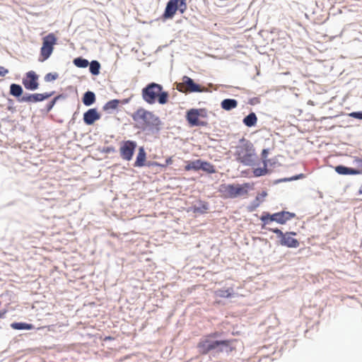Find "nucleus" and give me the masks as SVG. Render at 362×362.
Listing matches in <instances>:
<instances>
[{
	"label": "nucleus",
	"mask_w": 362,
	"mask_h": 362,
	"mask_svg": "<svg viewBox=\"0 0 362 362\" xmlns=\"http://www.w3.org/2000/svg\"><path fill=\"white\" fill-rule=\"evenodd\" d=\"M221 107L225 110H230L238 106V102L235 99H225L221 102Z\"/></svg>",
	"instance_id": "obj_20"
},
{
	"label": "nucleus",
	"mask_w": 362,
	"mask_h": 362,
	"mask_svg": "<svg viewBox=\"0 0 362 362\" xmlns=\"http://www.w3.org/2000/svg\"><path fill=\"white\" fill-rule=\"evenodd\" d=\"M200 161H201V159H197V160H192V161H187V165L185 166V170L186 171H189L192 170H200V166H201Z\"/></svg>",
	"instance_id": "obj_24"
},
{
	"label": "nucleus",
	"mask_w": 362,
	"mask_h": 362,
	"mask_svg": "<svg viewBox=\"0 0 362 362\" xmlns=\"http://www.w3.org/2000/svg\"><path fill=\"white\" fill-rule=\"evenodd\" d=\"M6 313V310H0V318L4 317Z\"/></svg>",
	"instance_id": "obj_39"
},
{
	"label": "nucleus",
	"mask_w": 362,
	"mask_h": 362,
	"mask_svg": "<svg viewBox=\"0 0 362 362\" xmlns=\"http://www.w3.org/2000/svg\"><path fill=\"white\" fill-rule=\"evenodd\" d=\"M23 91L22 87L18 84L12 83L10 86V94L13 96L19 98L21 96Z\"/></svg>",
	"instance_id": "obj_25"
},
{
	"label": "nucleus",
	"mask_w": 362,
	"mask_h": 362,
	"mask_svg": "<svg viewBox=\"0 0 362 362\" xmlns=\"http://www.w3.org/2000/svg\"><path fill=\"white\" fill-rule=\"evenodd\" d=\"M95 101V95L93 92L87 91L83 97V103L86 106H90Z\"/></svg>",
	"instance_id": "obj_21"
},
{
	"label": "nucleus",
	"mask_w": 362,
	"mask_h": 362,
	"mask_svg": "<svg viewBox=\"0 0 362 362\" xmlns=\"http://www.w3.org/2000/svg\"><path fill=\"white\" fill-rule=\"evenodd\" d=\"M209 209V205L206 202H200L199 206H193L194 213H205Z\"/></svg>",
	"instance_id": "obj_28"
},
{
	"label": "nucleus",
	"mask_w": 362,
	"mask_h": 362,
	"mask_svg": "<svg viewBox=\"0 0 362 362\" xmlns=\"http://www.w3.org/2000/svg\"><path fill=\"white\" fill-rule=\"evenodd\" d=\"M11 327L14 329H32L34 328L32 324L25 322H13Z\"/></svg>",
	"instance_id": "obj_26"
},
{
	"label": "nucleus",
	"mask_w": 362,
	"mask_h": 362,
	"mask_svg": "<svg viewBox=\"0 0 362 362\" xmlns=\"http://www.w3.org/2000/svg\"><path fill=\"white\" fill-rule=\"evenodd\" d=\"M349 116L353 118L362 119V111L361 112H353L349 114Z\"/></svg>",
	"instance_id": "obj_33"
},
{
	"label": "nucleus",
	"mask_w": 362,
	"mask_h": 362,
	"mask_svg": "<svg viewBox=\"0 0 362 362\" xmlns=\"http://www.w3.org/2000/svg\"><path fill=\"white\" fill-rule=\"evenodd\" d=\"M255 156V149L252 144L249 141L244 142L237 147V159L244 165H252Z\"/></svg>",
	"instance_id": "obj_5"
},
{
	"label": "nucleus",
	"mask_w": 362,
	"mask_h": 362,
	"mask_svg": "<svg viewBox=\"0 0 362 362\" xmlns=\"http://www.w3.org/2000/svg\"><path fill=\"white\" fill-rule=\"evenodd\" d=\"M136 148V143L135 141L129 140L124 141L119 148L121 158L127 161L132 160Z\"/></svg>",
	"instance_id": "obj_10"
},
{
	"label": "nucleus",
	"mask_w": 362,
	"mask_h": 362,
	"mask_svg": "<svg viewBox=\"0 0 362 362\" xmlns=\"http://www.w3.org/2000/svg\"><path fill=\"white\" fill-rule=\"evenodd\" d=\"M232 340H220L211 341L210 339H202L197 345L200 352L203 354H206L211 351L216 350L218 352H222L224 348H228L230 346Z\"/></svg>",
	"instance_id": "obj_4"
},
{
	"label": "nucleus",
	"mask_w": 362,
	"mask_h": 362,
	"mask_svg": "<svg viewBox=\"0 0 362 362\" xmlns=\"http://www.w3.org/2000/svg\"><path fill=\"white\" fill-rule=\"evenodd\" d=\"M200 164V170H202L203 171L210 174L216 173V168L214 165L210 163L209 162L201 160Z\"/></svg>",
	"instance_id": "obj_23"
},
{
	"label": "nucleus",
	"mask_w": 362,
	"mask_h": 362,
	"mask_svg": "<svg viewBox=\"0 0 362 362\" xmlns=\"http://www.w3.org/2000/svg\"><path fill=\"white\" fill-rule=\"evenodd\" d=\"M267 171V168L264 167V168H255L253 173L256 177H259L266 174Z\"/></svg>",
	"instance_id": "obj_32"
},
{
	"label": "nucleus",
	"mask_w": 362,
	"mask_h": 362,
	"mask_svg": "<svg viewBox=\"0 0 362 362\" xmlns=\"http://www.w3.org/2000/svg\"><path fill=\"white\" fill-rule=\"evenodd\" d=\"M172 163H173V158H172V157H169V158H168L165 160V164H156V165H158V166L164 168V167H166L168 165H171Z\"/></svg>",
	"instance_id": "obj_35"
},
{
	"label": "nucleus",
	"mask_w": 362,
	"mask_h": 362,
	"mask_svg": "<svg viewBox=\"0 0 362 362\" xmlns=\"http://www.w3.org/2000/svg\"><path fill=\"white\" fill-rule=\"evenodd\" d=\"M132 119L136 122L142 123L145 127H153L156 129H158L161 124L158 117L144 108H139L134 112Z\"/></svg>",
	"instance_id": "obj_3"
},
{
	"label": "nucleus",
	"mask_w": 362,
	"mask_h": 362,
	"mask_svg": "<svg viewBox=\"0 0 362 362\" xmlns=\"http://www.w3.org/2000/svg\"><path fill=\"white\" fill-rule=\"evenodd\" d=\"M199 117H206V113L202 109H190L186 115V119L191 127H205L206 122L199 120Z\"/></svg>",
	"instance_id": "obj_8"
},
{
	"label": "nucleus",
	"mask_w": 362,
	"mask_h": 362,
	"mask_svg": "<svg viewBox=\"0 0 362 362\" xmlns=\"http://www.w3.org/2000/svg\"><path fill=\"white\" fill-rule=\"evenodd\" d=\"M233 288L232 287L228 288H221L215 291L214 294L216 297L221 298H231L233 295Z\"/></svg>",
	"instance_id": "obj_18"
},
{
	"label": "nucleus",
	"mask_w": 362,
	"mask_h": 362,
	"mask_svg": "<svg viewBox=\"0 0 362 362\" xmlns=\"http://www.w3.org/2000/svg\"><path fill=\"white\" fill-rule=\"evenodd\" d=\"M74 64L77 67L86 68L88 66L89 62L87 59L78 57L74 59Z\"/></svg>",
	"instance_id": "obj_30"
},
{
	"label": "nucleus",
	"mask_w": 362,
	"mask_h": 362,
	"mask_svg": "<svg viewBox=\"0 0 362 362\" xmlns=\"http://www.w3.org/2000/svg\"><path fill=\"white\" fill-rule=\"evenodd\" d=\"M59 98V96H57L55 97L50 103L49 105V107L48 109L50 110L55 104L56 101L58 100V98Z\"/></svg>",
	"instance_id": "obj_38"
},
{
	"label": "nucleus",
	"mask_w": 362,
	"mask_h": 362,
	"mask_svg": "<svg viewBox=\"0 0 362 362\" xmlns=\"http://www.w3.org/2000/svg\"><path fill=\"white\" fill-rule=\"evenodd\" d=\"M267 196V193L266 192H262V194H261V197H259V196H257L256 197V200L258 202L254 206V208H256L259 206V202H262L263 201V199Z\"/></svg>",
	"instance_id": "obj_34"
},
{
	"label": "nucleus",
	"mask_w": 362,
	"mask_h": 362,
	"mask_svg": "<svg viewBox=\"0 0 362 362\" xmlns=\"http://www.w3.org/2000/svg\"><path fill=\"white\" fill-rule=\"evenodd\" d=\"M142 98L148 104H153L157 100L158 103L163 105L168 101V93L163 90L161 85L151 83L142 89Z\"/></svg>",
	"instance_id": "obj_1"
},
{
	"label": "nucleus",
	"mask_w": 362,
	"mask_h": 362,
	"mask_svg": "<svg viewBox=\"0 0 362 362\" xmlns=\"http://www.w3.org/2000/svg\"><path fill=\"white\" fill-rule=\"evenodd\" d=\"M8 73V70L4 66H0V76H4Z\"/></svg>",
	"instance_id": "obj_37"
},
{
	"label": "nucleus",
	"mask_w": 362,
	"mask_h": 362,
	"mask_svg": "<svg viewBox=\"0 0 362 362\" xmlns=\"http://www.w3.org/2000/svg\"><path fill=\"white\" fill-rule=\"evenodd\" d=\"M100 118V115L96 109H89L83 114V121L88 125L93 124Z\"/></svg>",
	"instance_id": "obj_14"
},
{
	"label": "nucleus",
	"mask_w": 362,
	"mask_h": 362,
	"mask_svg": "<svg viewBox=\"0 0 362 362\" xmlns=\"http://www.w3.org/2000/svg\"><path fill=\"white\" fill-rule=\"evenodd\" d=\"M272 232L276 234L278 238H280V243L281 245L286 246L288 247H298L299 246V242L298 240L291 237V235H296L295 232H289L284 233L279 228L270 229Z\"/></svg>",
	"instance_id": "obj_9"
},
{
	"label": "nucleus",
	"mask_w": 362,
	"mask_h": 362,
	"mask_svg": "<svg viewBox=\"0 0 362 362\" xmlns=\"http://www.w3.org/2000/svg\"><path fill=\"white\" fill-rule=\"evenodd\" d=\"M57 38L54 33H49L42 38V46L40 49L42 61L47 59L54 50V46L57 44Z\"/></svg>",
	"instance_id": "obj_7"
},
{
	"label": "nucleus",
	"mask_w": 362,
	"mask_h": 362,
	"mask_svg": "<svg viewBox=\"0 0 362 362\" xmlns=\"http://www.w3.org/2000/svg\"><path fill=\"white\" fill-rule=\"evenodd\" d=\"M257 117L254 112L250 113L243 119V123L249 127H253L257 124Z\"/></svg>",
	"instance_id": "obj_22"
},
{
	"label": "nucleus",
	"mask_w": 362,
	"mask_h": 362,
	"mask_svg": "<svg viewBox=\"0 0 362 362\" xmlns=\"http://www.w3.org/2000/svg\"><path fill=\"white\" fill-rule=\"evenodd\" d=\"M268 153V151L267 149H264L262 151V155L263 158H266Z\"/></svg>",
	"instance_id": "obj_40"
},
{
	"label": "nucleus",
	"mask_w": 362,
	"mask_h": 362,
	"mask_svg": "<svg viewBox=\"0 0 362 362\" xmlns=\"http://www.w3.org/2000/svg\"><path fill=\"white\" fill-rule=\"evenodd\" d=\"M38 75L34 71L27 72L22 80L25 88L30 90H35L38 88Z\"/></svg>",
	"instance_id": "obj_12"
},
{
	"label": "nucleus",
	"mask_w": 362,
	"mask_h": 362,
	"mask_svg": "<svg viewBox=\"0 0 362 362\" xmlns=\"http://www.w3.org/2000/svg\"><path fill=\"white\" fill-rule=\"evenodd\" d=\"M100 64L98 61H92L90 64V71L93 75H98L100 73Z\"/></svg>",
	"instance_id": "obj_29"
},
{
	"label": "nucleus",
	"mask_w": 362,
	"mask_h": 362,
	"mask_svg": "<svg viewBox=\"0 0 362 362\" xmlns=\"http://www.w3.org/2000/svg\"><path fill=\"white\" fill-rule=\"evenodd\" d=\"M119 104L120 100L117 99L111 100L105 104L103 106V110L105 111L115 110L117 108Z\"/></svg>",
	"instance_id": "obj_27"
},
{
	"label": "nucleus",
	"mask_w": 362,
	"mask_h": 362,
	"mask_svg": "<svg viewBox=\"0 0 362 362\" xmlns=\"http://www.w3.org/2000/svg\"><path fill=\"white\" fill-rule=\"evenodd\" d=\"M146 153L143 147H140L134 165L135 167H143L145 165Z\"/></svg>",
	"instance_id": "obj_17"
},
{
	"label": "nucleus",
	"mask_w": 362,
	"mask_h": 362,
	"mask_svg": "<svg viewBox=\"0 0 362 362\" xmlns=\"http://www.w3.org/2000/svg\"><path fill=\"white\" fill-rule=\"evenodd\" d=\"M296 217V214L289 211H282L277 213V223L285 224L288 221Z\"/></svg>",
	"instance_id": "obj_15"
},
{
	"label": "nucleus",
	"mask_w": 362,
	"mask_h": 362,
	"mask_svg": "<svg viewBox=\"0 0 362 362\" xmlns=\"http://www.w3.org/2000/svg\"><path fill=\"white\" fill-rule=\"evenodd\" d=\"M358 194H362V185L360 186L359 189H358Z\"/></svg>",
	"instance_id": "obj_41"
},
{
	"label": "nucleus",
	"mask_w": 362,
	"mask_h": 362,
	"mask_svg": "<svg viewBox=\"0 0 362 362\" xmlns=\"http://www.w3.org/2000/svg\"><path fill=\"white\" fill-rule=\"evenodd\" d=\"M260 220L263 222L262 228L272 221L277 223V213L269 214L267 212H264L260 217Z\"/></svg>",
	"instance_id": "obj_19"
},
{
	"label": "nucleus",
	"mask_w": 362,
	"mask_h": 362,
	"mask_svg": "<svg viewBox=\"0 0 362 362\" xmlns=\"http://www.w3.org/2000/svg\"><path fill=\"white\" fill-rule=\"evenodd\" d=\"M186 9V0H170L166 5L163 17L164 19L173 18L177 11L183 13Z\"/></svg>",
	"instance_id": "obj_6"
},
{
	"label": "nucleus",
	"mask_w": 362,
	"mask_h": 362,
	"mask_svg": "<svg viewBox=\"0 0 362 362\" xmlns=\"http://www.w3.org/2000/svg\"><path fill=\"white\" fill-rule=\"evenodd\" d=\"M57 77H58V75L56 73L55 74L48 73L45 76V81L47 82L52 81H54L55 79H57Z\"/></svg>",
	"instance_id": "obj_31"
},
{
	"label": "nucleus",
	"mask_w": 362,
	"mask_h": 362,
	"mask_svg": "<svg viewBox=\"0 0 362 362\" xmlns=\"http://www.w3.org/2000/svg\"><path fill=\"white\" fill-rule=\"evenodd\" d=\"M54 92L44 93H33V94H25L18 99L19 102L34 103L41 102L48 99L54 95Z\"/></svg>",
	"instance_id": "obj_13"
},
{
	"label": "nucleus",
	"mask_w": 362,
	"mask_h": 362,
	"mask_svg": "<svg viewBox=\"0 0 362 362\" xmlns=\"http://www.w3.org/2000/svg\"><path fill=\"white\" fill-rule=\"evenodd\" d=\"M219 336H220V334L218 332H212V333L208 334L207 336H206L205 338L214 339V338H216V337H218Z\"/></svg>",
	"instance_id": "obj_36"
},
{
	"label": "nucleus",
	"mask_w": 362,
	"mask_h": 362,
	"mask_svg": "<svg viewBox=\"0 0 362 362\" xmlns=\"http://www.w3.org/2000/svg\"><path fill=\"white\" fill-rule=\"evenodd\" d=\"M249 183L240 184H223L221 185L218 192L224 199H234L238 197L247 195L250 188Z\"/></svg>",
	"instance_id": "obj_2"
},
{
	"label": "nucleus",
	"mask_w": 362,
	"mask_h": 362,
	"mask_svg": "<svg viewBox=\"0 0 362 362\" xmlns=\"http://www.w3.org/2000/svg\"><path fill=\"white\" fill-rule=\"evenodd\" d=\"M177 89L182 93L202 91L200 86L194 83L193 80L188 76L183 77L182 82L177 85Z\"/></svg>",
	"instance_id": "obj_11"
},
{
	"label": "nucleus",
	"mask_w": 362,
	"mask_h": 362,
	"mask_svg": "<svg viewBox=\"0 0 362 362\" xmlns=\"http://www.w3.org/2000/svg\"><path fill=\"white\" fill-rule=\"evenodd\" d=\"M334 170L340 175H358L360 173L358 170L347 168L344 165H337L335 167Z\"/></svg>",
	"instance_id": "obj_16"
}]
</instances>
